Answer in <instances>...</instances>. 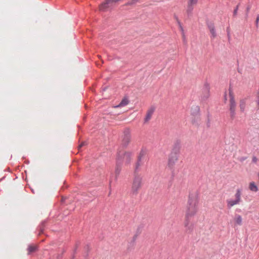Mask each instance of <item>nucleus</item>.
<instances>
[{
    "mask_svg": "<svg viewBox=\"0 0 259 259\" xmlns=\"http://www.w3.org/2000/svg\"><path fill=\"white\" fill-rule=\"evenodd\" d=\"M198 210V199L195 195H190L187 202L186 210V221L185 226L187 227L189 225V219L194 217Z\"/></svg>",
    "mask_w": 259,
    "mask_h": 259,
    "instance_id": "nucleus-1",
    "label": "nucleus"
},
{
    "mask_svg": "<svg viewBox=\"0 0 259 259\" xmlns=\"http://www.w3.org/2000/svg\"><path fill=\"white\" fill-rule=\"evenodd\" d=\"M142 177L137 174H135L133 180L131 192L133 194H137L142 186Z\"/></svg>",
    "mask_w": 259,
    "mask_h": 259,
    "instance_id": "nucleus-2",
    "label": "nucleus"
},
{
    "mask_svg": "<svg viewBox=\"0 0 259 259\" xmlns=\"http://www.w3.org/2000/svg\"><path fill=\"white\" fill-rule=\"evenodd\" d=\"M131 156V153L130 152H127L124 151H120L118 153L117 160L119 162L120 161H123L128 163L130 161Z\"/></svg>",
    "mask_w": 259,
    "mask_h": 259,
    "instance_id": "nucleus-3",
    "label": "nucleus"
},
{
    "mask_svg": "<svg viewBox=\"0 0 259 259\" xmlns=\"http://www.w3.org/2000/svg\"><path fill=\"white\" fill-rule=\"evenodd\" d=\"M241 201V191L237 190L235 195L234 199H230L228 201V206L232 207L235 205L239 204Z\"/></svg>",
    "mask_w": 259,
    "mask_h": 259,
    "instance_id": "nucleus-4",
    "label": "nucleus"
},
{
    "mask_svg": "<svg viewBox=\"0 0 259 259\" xmlns=\"http://www.w3.org/2000/svg\"><path fill=\"white\" fill-rule=\"evenodd\" d=\"M230 97V110L231 111V116H234L235 113L236 103L234 100V95L232 92L230 90L229 91Z\"/></svg>",
    "mask_w": 259,
    "mask_h": 259,
    "instance_id": "nucleus-5",
    "label": "nucleus"
},
{
    "mask_svg": "<svg viewBox=\"0 0 259 259\" xmlns=\"http://www.w3.org/2000/svg\"><path fill=\"white\" fill-rule=\"evenodd\" d=\"M178 157L179 156L175 154H169L167 161V166L168 168L170 169L174 168L178 160Z\"/></svg>",
    "mask_w": 259,
    "mask_h": 259,
    "instance_id": "nucleus-6",
    "label": "nucleus"
},
{
    "mask_svg": "<svg viewBox=\"0 0 259 259\" xmlns=\"http://www.w3.org/2000/svg\"><path fill=\"white\" fill-rule=\"evenodd\" d=\"M231 223L234 227L236 226H241L242 224V218L240 215L236 214Z\"/></svg>",
    "mask_w": 259,
    "mask_h": 259,
    "instance_id": "nucleus-7",
    "label": "nucleus"
},
{
    "mask_svg": "<svg viewBox=\"0 0 259 259\" xmlns=\"http://www.w3.org/2000/svg\"><path fill=\"white\" fill-rule=\"evenodd\" d=\"M198 0H188L187 10L188 13H191L193 10L194 6H195Z\"/></svg>",
    "mask_w": 259,
    "mask_h": 259,
    "instance_id": "nucleus-8",
    "label": "nucleus"
},
{
    "mask_svg": "<svg viewBox=\"0 0 259 259\" xmlns=\"http://www.w3.org/2000/svg\"><path fill=\"white\" fill-rule=\"evenodd\" d=\"M155 111V107H151L147 111V114L145 118V122H148L150 119L151 118V117L154 112Z\"/></svg>",
    "mask_w": 259,
    "mask_h": 259,
    "instance_id": "nucleus-9",
    "label": "nucleus"
},
{
    "mask_svg": "<svg viewBox=\"0 0 259 259\" xmlns=\"http://www.w3.org/2000/svg\"><path fill=\"white\" fill-rule=\"evenodd\" d=\"M131 141V136L128 131H126L124 133V137L122 139V144L126 146H127Z\"/></svg>",
    "mask_w": 259,
    "mask_h": 259,
    "instance_id": "nucleus-10",
    "label": "nucleus"
},
{
    "mask_svg": "<svg viewBox=\"0 0 259 259\" xmlns=\"http://www.w3.org/2000/svg\"><path fill=\"white\" fill-rule=\"evenodd\" d=\"M128 103H129V100H128L127 97H125L122 99L121 101L118 105L114 106V108H118V107H124V106L127 105Z\"/></svg>",
    "mask_w": 259,
    "mask_h": 259,
    "instance_id": "nucleus-11",
    "label": "nucleus"
},
{
    "mask_svg": "<svg viewBox=\"0 0 259 259\" xmlns=\"http://www.w3.org/2000/svg\"><path fill=\"white\" fill-rule=\"evenodd\" d=\"M248 188L251 191L256 192L258 191V187L254 182H251L249 184Z\"/></svg>",
    "mask_w": 259,
    "mask_h": 259,
    "instance_id": "nucleus-12",
    "label": "nucleus"
},
{
    "mask_svg": "<svg viewBox=\"0 0 259 259\" xmlns=\"http://www.w3.org/2000/svg\"><path fill=\"white\" fill-rule=\"evenodd\" d=\"M208 28L211 34V37H212L213 38H215L217 36V34L214 25L213 24L209 25Z\"/></svg>",
    "mask_w": 259,
    "mask_h": 259,
    "instance_id": "nucleus-13",
    "label": "nucleus"
},
{
    "mask_svg": "<svg viewBox=\"0 0 259 259\" xmlns=\"http://www.w3.org/2000/svg\"><path fill=\"white\" fill-rule=\"evenodd\" d=\"M180 148L179 146H175L172 148L170 154H175L177 156H179L180 153Z\"/></svg>",
    "mask_w": 259,
    "mask_h": 259,
    "instance_id": "nucleus-14",
    "label": "nucleus"
},
{
    "mask_svg": "<svg viewBox=\"0 0 259 259\" xmlns=\"http://www.w3.org/2000/svg\"><path fill=\"white\" fill-rule=\"evenodd\" d=\"M209 97V87L208 85H206L205 89V94L202 97L203 99L204 100L207 99Z\"/></svg>",
    "mask_w": 259,
    "mask_h": 259,
    "instance_id": "nucleus-15",
    "label": "nucleus"
},
{
    "mask_svg": "<svg viewBox=\"0 0 259 259\" xmlns=\"http://www.w3.org/2000/svg\"><path fill=\"white\" fill-rule=\"evenodd\" d=\"M246 106V102L244 100H242L240 102L239 107L241 111L243 112L245 110Z\"/></svg>",
    "mask_w": 259,
    "mask_h": 259,
    "instance_id": "nucleus-16",
    "label": "nucleus"
},
{
    "mask_svg": "<svg viewBox=\"0 0 259 259\" xmlns=\"http://www.w3.org/2000/svg\"><path fill=\"white\" fill-rule=\"evenodd\" d=\"M121 169V166L120 165H119L118 164H117L116 167H115V174L116 178H117L118 176V175H119Z\"/></svg>",
    "mask_w": 259,
    "mask_h": 259,
    "instance_id": "nucleus-17",
    "label": "nucleus"
},
{
    "mask_svg": "<svg viewBox=\"0 0 259 259\" xmlns=\"http://www.w3.org/2000/svg\"><path fill=\"white\" fill-rule=\"evenodd\" d=\"M36 250V246L35 245H30L28 248V253L34 252Z\"/></svg>",
    "mask_w": 259,
    "mask_h": 259,
    "instance_id": "nucleus-18",
    "label": "nucleus"
},
{
    "mask_svg": "<svg viewBox=\"0 0 259 259\" xmlns=\"http://www.w3.org/2000/svg\"><path fill=\"white\" fill-rule=\"evenodd\" d=\"M140 0H131L130 2H129L127 5H134L138 2H139Z\"/></svg>",
    "mask_w": 259,
    "mask_h": 259,
    "instance_id": "nucleus-19",
    "label": "nucleus"
},
{
    "mask_svg": "<svg viewBox=\"0 0 259 259\" xmlns=\"http://www.w3.org/2000/svg\"><path fill=\"white\" fill-rule=\"evenodd\" d=\"M258 161V158L256 156H253L252 157V162L253 163L256 164Z\"/></svg>",
    "mask_w": 259,
    "mask_h": 259,
    "instance_id": "nucleus-20",
    "label": "nucleus"
},
{
    "mask_svg": "<svg viewBox=\"0 0 259 259\" xmlns=\"http://www.w3.org/2000/svg\"><path fill=\"white\" fill-rule=\"evenodd\" d=\"M258 22H259V15H257L256 19V21H255V24H256V26H258Z\"/></svg>",
    "mask_w": 259,
    "mask_h": 259,
    "instance_id": "nucleus-21",
    "label": "nucleus"
},
{
    "mask_svg": "<svg viewBox=\"0 0 259 259\" xmlns=\"http://www.w3.org/2000/svg\"><path fill=\"white\" fill-rule=\"evenodd\" d=\"M256 103L257 108L259 109V93H258V99L256 101Z\"/></svg>",
    "mask_w": 259,
    "mask_h": 259,
    "instance_id": "nucleus-22",
    "label": "nucleus"
},
{
    "mask_svg": "<svg viewBox=\"0 0 259 259\" xmlns=\"http://www.w3.org/2000/svg\"><path fill=\"white\" fill-rule=\"evenodd\" d=\"M85 145V142H82L78 146V149H80L82 146Z\"/></svg>",
    "mask_w": 259,
    "mask_h": 259,
    "instance_id": "nucleus-23",
    "label": "nucleus"
},
{
    "mask_svg": "<svg viewBox=\"0 0 259 259\" xmlns=\"http://www.w3.org/2000/svg\"><path fill=\"white\" fill-rule=\"evenodd\" d=\"M238 9V5L237 6L236 8H235V9L234 11V14L235 15H236V14H237Z\"/></svg>",
    "mask_w": 259,
    "mask_h": 259,
    "instance_id": "nucleus-24",
    "label": "nucleus"
},
{
    "mask_svg": "<svg viewBox=\"0 0 259 259\" xmlns=\"http://www.w3.org/2000/svg\"><path fill=\"white\" fill-rule=\"evenodd\" d=\"M180 28L181 30L182 31L183 33V36H184V29H183V27L181 26V24H180Z\"/></svg>",
    "mask_w": 259,
    "mask_h": 259,
    "instance_id": "nucleus-25",
    "label": "nucleus"
},
{
    "mask_svg": "<svg viewBox=\"0 0 259 259\" xmlns=\"http://www.w3.org/2000/svg\"><path fill=\"white\" fill-rule=\"evenodd\" d=\"M250 9V7L249 6H248L247 8H246V13H248L249 12V10Z\"/></svg>",
    "mask_w": 259,
    "mask_h": 259,
    "instance_id": "nucleus-26",
    "label": "nucleus"
},
{
    "mask_svg": "<svg viewBox=\"0 0 259 259\" xmlns=\"http://www.w3.org/2000/svg\"><path fill=\"white\" fill-rule=\"evenodd\" d=\"M196 120H199V116H196Z\"/></svg>",
    "mask_w": 259,
    "mask_h": 259,
    "instance_id": "nucleus-27",
    "label": "nucleus"
}]
</instances>
